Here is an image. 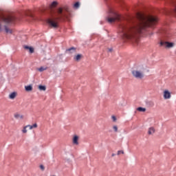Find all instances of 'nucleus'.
I'll use <instances>...</instances> for the list:
<instances>
[{
  "label": "nucleus",
  "instance_id": "nucleus-32",
  "mask_svg": "<svg viewBox=\"0 0 176 176\" xmlns=\"http://www.w3.org/2000/svg\"><path fill=\"white\" fill-rule=\"evenodd\" d=\"M175 54H176V51H175Z\"/></svg>",
  "mask_w": 176,
  "mask_h": 176
},
{
  "label": "nucleus",
  "instance_id": "nucleus-11",
  "mask_svg": "<svg viewBox=\"0 0 176 176\" xmlns=\"http://www.w3.org/2000/svg\"><path fill=\"white\" fill-rule=\"evenodd\" d=\"M155 133V129L153 127H151V128L148 129V135H153Z\"/></svg>",
  "mask_w": 176,
  "mask_h": 176
},
{
  "label": "nucleus",
  "instance_id": "nucleus-24",
  "mask_svg": "<svg viewBox=\"0 0 176 176\" xmlns=\"http://www.w3.org/2000/svg\"><path fill=\"white\" fill-rule=\"evenodd\" d=\"M40 168H41V170H45V166H43V165H41V166H40Z\"/></svg>",
  "mask_w": 176,
  "mask_h": 176
},
{
  "label": "nucleus",
  "instance_id": "nucleus-20",
  "mask_svg": "<svg viewBox=\"0 0 176 176\" xmlns=\"http://www.w3.org/2000/svg\"><path fill=\"white\" fill-rule=\"evenodd\" d=\"M113 129L114 130L115 132H118V127L117 126H113Z\"/></svg>",
  "mask_w": 176,
  "mask_h": 176
},
{
  "label": "nucleus",
  "instance_id": "nucleus-14",
  "mask_svg": "<svg viewBox=\"0 0 176 176\" xmlns=\"http://www.w3.org/2000/svg\"><path fill=\"white\" fill-rule=\"evenodd\" d=\"M38 89L40 91H46V87H45V85H38Z\"/></svg>",
  "mask_w": 176,
  "mask_h": 176
},
{
  "label": "nucleus",
  "instance_id": "nucleus-18",
  "mask_svg": "<svg viewBox=\"0 0 176 176\" xmlns=\"http://www.w3.org/2000/svg\"><path fill=\"white\" fill-rule=\"evenodd\" d=\"M46 69H47V67H39L38 69V71L40 72H42L45 71V70H46Z\"/></svg>",
  "mask_w": 176,
  "mask_h": 176
},
{
  "label": "nucleus",
  "instance_id": "nucleus-26",
  "mask_svg": "<svg viewBox=\"0 0 176 176\" xmlns=\"http://www.w3.org/2000/svg\"><path fill=\"white\" fill-rule=\"evenodd\" d=\"M28 127H29V129H30V130L33 129V127H32V125H27V128H28Z\"/></svg>",
  "mask_w": 176,
  "mask_h": 176
},
{
  "label": "nucleus",
  "instance_id": "nucleus-19",
  "mask_svg": "<svg viewBox=\"0 0 176 176\" xmlns=\"http://www.w3.org/2000/svg\"><path fill=\"white\" fill-rule=\"evenodd\" d=\"M27 128H28L27 126H25L23 127V130H22V133H28Z\"/></svg>",
  "mask_w": 176,
  "mask_h": 176
},
{
  "label": "nucleus",
  "instance_id": "nucleus-30",
  "mask_svg": "<svg viewBox=\"0 0 176 176\" xmlns=\"http://www.w3.org/2000/svg\"><path fill=\"white\" fill-rule=\"evenodd\" d=\"M175 1H176V0H173V1H172V3H173V4H175Z\"/></svg>",
  "mask_w": 176,
  "mask_h": 176
},
{
  "label": "nucleus",
  "instance_id": "nucleus-25",
  "mask_svg": "<svg viewBox=\"0 0 176 176\" xmlns=\"http://www.w3.org/2000/svg\"><path fill=\"white\" fill-rule=\"evenodd\" d=\"M113 48H108V52H113Z\"/></svg>",
  "mask_w": 176,
  "mask_h": 176
},
{
  "label": "nucleus",
  "instance_id": "nucleus-17",
  "mask_svg": "<svg viewBox=\"0 0 176 176\" xmlns=\"http://www.w3.org/2000/svg\"><path fill=\"white\" fill-rule=\"evenodd\" d=\"M14 117L16 118V119H23V116H21L19 114H14Z\"/></svg>",
  "mask_w": 176,
  "mask_h": 176
},
{
  "label": "nucleus",
  "instance_id": "nucleus-31",
  "mask_svg": "<svg viewBox=\"0 0 176 176\" xmlns=\"http://www.w3.org/2000/svg\"><path fill=\"white\" fill-rule=\"evenodd\" d=\"M111 156H112V157H114V156H116V154H112Z\"/></svg>",
  "mask_w": 176,
  "mask_h": 176
},
{
  "label": "nucleus",
  "instance_id": "nucleus-16",
  "mask_svg": "<svg viewBox=\"0 0 176 176\" xmlns=\"http://www.w3.org/2000/svg\"><path fill=\"white\" fill-rule=\"evenodd\" d=\"M80 2L79 1H77L74 4V8H76V9H78L80 8Z\"/></svg>",
  "mask_w": 176,
  "mask_h": 176
},
{
  "label": "nucleus",
  "instance_id": "nucleus-3",
  "mask_svg": "<svg viewBox=\"0 0 176 176\" xmlns=\"http://www.w3.org/2000/svg\"><path fill=\"white\" fill-rule=\"evenodd\" d=\"M14 20V16L0 14V31L5 30L6 33L12 34V30L8 29L7 25L12 23Z\"/></svg>",
  "mask_w": 176,
  "mask_h": 176
},
{
  "label": "nucleus",
  "instance_id": "nucleus-9",
  "mask_svg": "<svg viewBox=\"0 0 176 176\" xmlns=\"http://www.w3.org/2000/svg\"><path fill=\"white\" fill-rule=\"evenodd\" d=\"M58 3L56 1H54L50 6V8L52 9L58 6Z\"/></svg>",
  "mask_w": 176,
  "mask_h": 176
},
{
  "label": "nucleus",
  "instance_id": "nucleus-29",
  "mask_svg": "<svg viewBox=\"0 0 176 176\" xmlns=\"http://www.w3.org/2000/svg\"><path fill=\"white\" fill-rule=\"evenodd\" d=\"M174 6H175L174 10H175V13H176V4H174Z\"/></svg>",
  "mask_w": 176,
  "mask_h": 176
},
{
  "label": "nucleus",
  "instance_id": "nucleus-28",
  "mask_svg": "<svg viewBox=\"0 0 176 176\" xmlns=\"http://www.w3.org/2000/svg\"><path fill=\"white\" fill-rule=\"evenodd\" d=\"M24 48L25 49V50H30V47H28V45H25V47H24Z\"/></svg>",
  "mask_w": 176,
  "mask_h": 176
},
{
  "label": "nucleus",
  "instance_id": "nucleus-7",
  "mask_svg": "<svg viewBox=\"0 0 176 176\" xmlns=\"http://www.w3.org/2000/svg\"><path fill=\"white\" fill-rule=\"evenodd\" d=\"M66 52H68L69 54H73L76 52V48H74V47H72L71 48H69L68 50H66Z\"/></svg>",
  "mask_w": 176,
  "mask_h": 176
},
{
  "label": "nucleus",
  "instance_id": "nucleus-6",
  "mask_svg": "<svg viewBox=\"0 0 176 176\" xmlns=\"http://www.w3.org/2000/svg\"><path fill=\"white\" fill-rule=\"evenodd\" d=\"M164 98L165 100H168L171 98V94L168 91H164Z\"/></svg>",
  "mask_w": 176,
  "mask_h": 176
},
{
  "label": "nucleus",
  "instance_id": "nucleus-27",
  "mask_svg": "<svg viewBox=\"0 0 176 176\" xmlns=\"http://www.w3.org/2000/svg\"><path fill=\"white\" fill-rule=\"evenodd\" d=\"M112 120L113 122H116L117 120L116 117L112 116Z\"/></svg>",
  "mask_w": 176,
  "mask_h": 176
},
{
  "label": "nucleus",
  "instance_id": "nucleus-1",
  "mask_svg": "<svg viewBox=\"0 0 176 176\" xmlns=\"http://www.w3.org/2000/svg\"><path fill=\"white\" fill-rule=\"evenodd\" d=\"M136 19H125L120 14L112 9L106 16V20L110 24L119 21L118 30L120 36L123 38L132 39L138 38L147 27L155 25L158 22L157 17L138 12Z\"/></svg>",
  "mask_w": 176,
  "mask_h": 176
},
{
  "label": "nucleus",
  "instance_id": "nucleus-8",
  "mask_svg": "<svg viewBox=\"0 0 176 176\" xmlns=\"http://www.w3.org/2000/svg\"><path fill=\"white\" fill-rule=\"evenodd\" d=\"M78 136L75 135L73 138V144L75 145H78L79 142H78Z\"/></svg>",
  "mask_w": 176,
  "mask_h": 176
},
{
  "label": "nucleus",
  "instance_id": "nucleus-2",
  "mask_svg": "<svg viewBox=\"0 0 176 176\" xmlns=\"http://www.w3.org/2000/svg\"><path fill=\"white\" fill-rule=\"evenodd\" d=\"M70 16L71 11L67 6L59 7L56 10L55 16L52 19H48L47 22L50 27L57 28L58 27V21H65L66 19H69Z\"/></svg>",
  "mask_w": 176,
  "mask_h": 176
},
{
  "label": "nucleus",
  "instance_id": "nucleus-4",
  "mask_svg": "<svg viewBox=\"0 0 176 176\" xmlns=\"http://www.w3.org/2000/svg\"><path fill=\"white\" fill-rule=\"evenodd\" d=\"M131 74L133 76L137 79H142L144 78L143 72H140L139 70H132Z\"/></svg>",
  "mask_w": 176,
  "mask_h": 176
},
{
  "label": "nucleus",
  "instance_id": "nucleus-12",
  "mask_svg": "<svg viewBox=\"0 0 176 176\" xmlns=\"http://www.w3.org/2000/svg\"><path fill=\"white\" fill-rule=\"evenodd\" d=\"M82 58V55L80 54H78L76 56H74V59L76 61H79Z\"/></svg>",
  "mask_w": 176,
  "mask_h": 176
},
{
  "label": "nucleus",
  "instance_id": "nucleus-21",
  "mask_svg": "<svg viewBox=\"0 0 176 176\" xmlns=\"http://www.w3.org/2000/svg\"><path fill=\"white\" fill-rule=\"evenodd\" d=\"M29 52H30V53H31V54L34 53V48H32V47H30V48H29Z\"/></svg>",
  "mask_w": 176,
  "mask_h": 176
},
{
  "label": "nucleus",
  "instance_id": "nucleus-10",
  "mask_svg": "<svg viewBox=\"0 0 176 176\" xmlns=\"http://www.w3.org/2000/svg\"><path fill=\"white\" fill-rule=\"evenodd\" d=\"M16 92H12L9 95V98L10 100H13V99H14L16 98Z\"/></svg>",
  "mask_w": 176,
  "mask_h": 176
},
{
  "label": "nucleus",
  "instance_id": "nucleus-22",
  "mask_svg": "<svg viewBox=\"0 0 176 176\" xmlns=\"http://www.w3.org/2000/svg\"><path fill=\"white\" fill-rule=\"evenodd\" d=\"M121 153H122V154H124V152L123 151H118V155H120Z\"/></svg>",
  "mask_w": 176,
  "mask_h": 176
},
{
  "label": "nucleus",
  "instance_id": "nucleus-5",
  "mask_svg": "<svg viewBox=\"0 0 176 176\" xmlns=\"http://www.w3.org/2000/svg\"><path fill=\"white\" fill-rule=\"evenodd\" d=\"M161 46H165L168 48H171L174 47V43H169L168 41H161L160 42Z\"/></svg>",
  "mask_w": 176,
  "mask_h": 176
},
{
  "label": "nucleus",
  "instance_id": "nucleus-13",
  "mask_svg": "<svg viewBox=\"0 0 176 176\" xmlns=\"http://www.w3.org/2000/svg\"><path fill=\"white\" fill-rule=\"evenodd\" d=\"M32 89V85H27L25 87V89L26 91H31Z\"/></svg>",
  "mask_w": 176,
  "mask_h": 176
},
{
  "label": "nucleus",
  "instance_id": "nucleus-23",
  "mask_svg": "<svg viewBox=\"0 0 176 176\" xmlns=\"http://www.w3.org/2000/svg\"><path fill=\"white\" fill-rule=\"evenodd\" d=\"M32 129H35L38 127V125L37 124H34L33 125H32Z\"/></svg>",
  "mask_w": 176,
  "mask_h": 176
},
{
  "label": "nucleus",
  "instance_id": "nucleus-15",
  "mask_svg": "<svg viewBox=\"0 0 176 176\" xmlns=\"http://www.w3.org/2000/svg\"><path fill=\"white\" fill-rule=\"evenodd\" d=\"M137 111L140 112H145L146 111V109L145 107H138Z\"/></svg>",
  "mask_w": 176,
  "mask_h": 176
}]
</instances>
